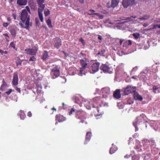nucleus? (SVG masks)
Here are the masks:
<instances>
[{"label": "nucleus", "mask_w": 160, "mask_h": 160, "mask_svg": "<svg viewBox=\"0 0 160 160\" xmlns=\"http://www.w3.org/2000/svg\"><path fill=\"white\" fill-rule=\"evenodd\" d=\"M74 113L75 115V117L77 119L80 120L79 123L82 122L83 123L85 122L86 124H87V122H85V118L82 117L83 111L81 109H79L78 107L75 105L73 106L71 110L69 112V115H70L72 113Z\"/></svg>", "instance_id": "nucleus-1"}, {"label": "nucleus", "mask_w": 160, "mask_h": 160, "mask_svg": "<svg viewBox=\"0 0 160 160\" xmlns=\"http://www.w3.org/2000/svg\"><path fill=\"white\" fill-rule=\"evenodd\" d=\"M21 19L22 22L24 23L25 25L30 24V15H28V13L26 9H23L20 15Z\"/></svg>", "instance_id": "nucleus-2"}, {"label": "nucleus", "mask_w": 160, "mask_h": 160, "mask_svg": "<svg viewBox=\"0 0 160 160\" xmlns=\"http://www.w3.org/2000/svg\"><path fill=\"white\" fill-rule=\"evenodd\" d=\"M136 87L135 86H132L130 85H128L124 89V93L125 95H128L130 93H134L136 91Z\"/></svg>", "instance_id": "nucleus-3"}, {"label": "nucleus", "mask_w": 160, "mask_h": 160, "mask_svg": "<svg viewBox=\"0 0 160 160\" xmlns=\"http://www.w3.org/2000/svg\"><path fill=\"white\" fill-rule=\"evenodd\" d=\"M25 51L26 52V53L28 54L31 55H35L37 51L38 48L34 46L32 48H28L25 49Z\"/></svg>", "instance_id": "nucleus-4"}, {"label": "nucleus", "mask_w": 160, "mask_h": 160, "mask_svg": "<svg viewBox=\"0 0 160 160\" xmlns=\"http://www.w3.org/2000/svg\"><path fill=\"white\" fill-rule=\"evenodd\" d=\"M100 68L104 72L110 73L112 71V69L106 64H102L100 67Z\"/></svg>", "instance_id": "nucleus-5"}, {"label": "nucleus", "mask_w": 160, "mask_h": 160, "mask_svg": "<svg viewBox=\"0 0 160 160\" xmlns=\"http://www.w3.org/2000/svg\"><path fill=\"white\" fill-rule=\"evenodd\" d=\"M51 74L52 76V78L55 79L58 77L60 75V71L56 67L52 70Z\"/></svg>", "instance_id": "nucleus-6"}, {"label": "nucleus", "mask_w": 160, "mask_h": 160, "mask_svg": "<svg viewBox=\"0 0 160 160\" xmlns=\"http://www.w3.org/2000/svg\"><path fill=\"white\" fill-rule=\"evenodd\" d=\"M101 91L102 93V97L104 98L107 97L110 93V89L108 87L102 88Z\"/></svg>", "instance_id": "nucleus-7"}, {"label": "nucleus", "mask_w": 160, "mask_h": 160, "mask_svg": "<svg viewBox=\"0 0 160 160\" xmlns=\"http://www.w3.org/2000/svg\"><path fill=\"white\" fill-rule=\"evenodd\" d=\"M18 72H15L13 73L12 84V86H16L18 84Z\"/></svg>", "instance_id": "nucleus-8"}, {"label": "nucleus", "mask_w": 160, "mask_h": 160, "mask_svg": "<svg viewBox=\"0 0 160 160\" xmlns=\"http://www.w3.org/2000/svg\"><path fill=\"white\" fill-rule=\"evenodd\" d=\"M92 107L93 108V111L95 115L98 116L102 114V111L98 106H95V105L93 104L92 105Z\"/></svg>", "instance_id": "nucleus-9"}, {"label": "nucleus", "mask_w": 160, "mask_h": 160, "mask_svg": "<svg viewBox=\"0 0 160 160\" xmlns=\"http://www.w3.org/2000/svg\"><path fill=\"white\" fill-rule=\"evenodd\" d=\"M145 121L144 114H142L138 116L133 122H136L137 124L138 122L139 124H142V123H144Z\"/></svg>", "instance_id": "nucleus-10"}, {"label": "nucleus", "mask_w": 160, "mask_h": 160, "mask_svg": "<svg viewBox=\"0 0 160 160\" xmlns=\"http://www.w3.org/2000/svg\"><path fill=\"white\" fill-rule=\"evenodd\" d=\"M54 48L59 49L62 45L61 39L58 38H56L54 40Z\"/></svg>", "instance_id": "nucleus-11"}, {"label": "nucleus", "mask_w": 160, "mask_h": 160, "mask_svg": "<svg viewBox=\"0 0 160 160\" xmlns=\"http://www.w3.org/2000/svg\"><path fill=\"white\" fill-rule=\"evenodd\" d=\"M45 0H36L38 7V9H44L45 6L44 4Z\"/></svg>", "instance_id": "nucleus-12"}, {"label": "nucleus", "mask_w": 160, "mask_h": 160, "mask_svg": "<svg viewBox=\"0 0 160 160\" xmlns=\"http://www.w3.org/2000/svg\"><path fill=\"white\" fill-rule=\"evenodd\" d=\"M100 63L99 62H95L93 63L91 66V69L94 72H97L99 69Z\"/></svg>", "instance_id": "nucleus-13"}, {"label": "nucleus", "mask_w": 160, "mask_h": 160, "mask_svg": "<svg viewBox=\"0 0 160 160\" xmlns=\"http://www.w3.org/2000/svg\"><path fill=\"white\" fill-rule=\"evenodd\" d=\"M135 0H122V4L124 8H127L128 6L132 4Z\"/></svg>", "instance_id": "nucleus-14"}, {"label": "nucleus", "mask_w": 160, "mask_h": 160, "mask_svg": "<svg viewBox=\"0 0 160 160\" xmlns=\"http://www.w3.org/2000/svg\"><path fill=\"white\" fill-rule=\"evenodd\" d=\"M88 62L89 61H88L87 58H85V59H82L80 60V64L82 66L81 68L86 69L88 67Z\"/></svg>", "instance_id": "nucleus-15"}, {"label": "nucleus", "mask_w": 160, "mask_h": 160, "mask_svg": "<svg viewBox=\"0 0 160 160\" xmlns=\"http://www.w3.org/2000/svg\"><path fill=\"white\" fill-rule=\"evenodd\" d=\"M121 91L120 89H117L115 90L113 94V97L116 99L120 98L121 97Z\"/></svg>", "instance_id": "nucleus-16"}, {"label": "nucleus", "mask_w": 160, "mask_h": 160, "mask_svg": "<svg viewBox=\"0 0 160 160\" xmlns=\"http://www.w3.org/2000/svg\"><path fill=\"white\" fill-rule=\"evenodd\" d=\"M56 120L58 121L59 122H62L66 120L65 117L61 115L60 114H57L55 117Z\"/></svg>", "instance_id": "nucleus-17"}, {"label": "nucleus", "mask_w": 160, "mask_h": 160, "mask_svg": "<svg viewBox=\"0 0 160 160\" xmlns=\"http://www.w3.org/2000/svg\"><path fill=\"white\" fill-rule=\"evenodd\" d=\"M44 9H38V14L39 18L41 22H43L44 21L42 12Z\"/></svg>", "instance_id": "nucleus-18"}, {"label": "nucleus", "mask_w": 160, "mask_h": 160, "mask_svg": "<svg viewBox=\"0 0 160 160\" xmlns=\"http://www.w3.org/2000/svg\"><path fill=\"white\" fill-rule=\"evenodd\" d=\"M133 96L134 98L136 100H139L140 101H142L143 100V98L140 95H139L136 91L134 92L133 94Z\"/></svg>", "instance_id": "nucleus-19"}, {"label": "nucleus", "mask_w": 160, "mask_h": 160, "mask_svg": "<svg viewBox=\"0 0 160 160\" xmlns=\"http://www.w3.org/2000/svg\"><path fill=\"white\" fill-rule=\"evenodd\" d=\"M102 98L100 97H97L94 98L93 99V104H97L100 102H102L101 100Z\"/></svg>", "instance_id": "nucleus-20"}, {"label": "nucleus", "mask_w": 160, "mask_h": 160, "mask_svg": "<svg viewBox=\"0 0 160 160\" xmlns=\"http://www.w3.org/2000/svg\"><path fill=\"white\" fill-rule=\"evenodd\" d=\"M27 0H17V3L19 6H25L27 3Z\"/></svg>", "instance_id": "nucleus-21"}, {"label": "nucleus", "mask_w": 160, "mask_h": 160, "mask_svg": "<svg viewBox=\"0 0 160 160\" xmlns=\"http://www.w3.org/2000/svg\"><path fill=\"white\" fill-rule=\"evenodd\" d=\"M132 44V42L131 40H128L125 42L123 44V49H127L128 47L131 45Z\"/></svg>", "instance_id": "nucleus-22"}, {"label": "nucleus", "mask_w": 160, "mask_h": 160, "mask_svg": "<svg viewBox=\"0 0 160 160\" xmlns=\"http://www.w3.org/2000/svg\"><path fill=\"white\" fill-rule=\"evenodd\" d=\"M92 133L91 132H87L85 140L84 142V144H87L88 142L90 141L91 137V136Z\"/></svg>", "instance_id": "nucleus-23"}, {"label": "nucleus", "mask_w": 160, "mask_h": 160, "mask_svg": "<svg viewBox=\"0 0 160 160\" xmlns=\"http://www.w3.org/2000/svg\"><path fill=\"white\" fill-rule=\"evenodd\" d=\"M49 57L48 52L47 51H44V52L42 55V59L44 61H46Z\"/></svg>", "instance_id": "nucleus-24"}, {"label": "nucleus", "mask_w": 160, "mask_h": 160, "mask_svg": "<svg viewBox=\"0 0 160 160\" xmlns=\"http://www.w3.org/2000/svg\"><path fill=\"white\" fill-rule=\"evenodd\" d=\"M2 84L1 86V87L0 88V90L2 91L4 89V88H5L6 87H8V84L5 81L3 78H2Z\"/></svg>", "instance_id": "nucleus-25"}, {"label": "nucleus", "mask_w": 160, "mask_h": 160, "mask_svg": "<svg viewBox=\"0 0 160 160\" xmlns=\"http://www.w3.org/2000/svg\"><path fill=\"white\" fill-rule=\"evenodd\" d=\"M18 115L20 116L21 119L22 120H24L26 117V115L25 113L23 112V111L21 110L19 111L18 113Z\"/></svg>", "instance_id": "nucleus-26"}, {"label": "nucleus", "mask_w": 160, "mask_h": 160, "mask_svg": "<svg viewBox=\"0 0 160 160\" xmlns=\"http://www.w3.org/2000/svg\"><path fill=\"white\" fill-rule=\"evenodd\" d=\"M149 145H150L151 148H155L156 147V145L155 141L154 140L152 139H150L148 140Z\"/></svg>", "instance_id": "nucleus-27"}, {"label": "nucleus", "mask_w": 160, "mask_h": 160, "mask_svg": "<svg viewBox=\"0 0 160 160\" xmlns=\"http://www.w3.org/2000/svg\"><path fill=\"white\" fill-rule=\"evenodd\" d=\"M113 144L112 145V146L111 147L110 149L109 153L110 154H112L114 153L117 150V147L116 146H113Z\"/></svg>", "instance_id": "nucleus-28"}, {"label": "nucleus", "mask_w": 160, "mask_h": 160, "mask_svg": "<svg viewBox=\"0 0 160 160\" xmlns=\"http://www.w3.org/2000/svg\"><path fill=\"white\" fill-rule=\"evenodd\" d=\"M10 32V33L12 36L15 38L16 35V31L14 28H11L9 30Z\"/></svg>", "instance_id": "nucleus-29"}, {"label": "nucleus", "mask_w": 160, "mask_h": 160, "mask_svg": "<svg viewBox=\"0 0 160 160\" xmlns=\"http://www.w3.org/2000/svg\"><path fill=\"white\" fill-rule=\"evenodd\" d=\"M106 50L104 49H102L97 54V55H99L100 56L105 57V56Z\"/></svg>", "instance_id": "nucleus-30"}, {"label": "nucleus", "mask_w": 160, "mask_h": 160, "mask_svg": "<svg viewBox=\"0 0 160 160\" xmlns=\"http://www.w3.org/2000/svg\"><path fill=\"white\" fill-rule=\"evenodd\" d=\"M85 68H80L79 72H78V75L81 76H82L83 75H85V72L84 71Z\"/></svg>", "instance_id": "nucleus-31"}, {"label": "nucleus", "mask_w": 160, "mask_h": 160, "mask_svg": "<svg viewBox=\"0 0 160 160\" xmlns=\"http://www.w3.org/2000/svg\"><path fill=\"white\" fill-rule=\"evenodd\" d=\"M119 1L120 0H112L111 2L113 8H115L117 6Z\"/></svg>", "instance_id": "nucleus-32"}, {"label": "nucleus", "mask_w": 160, "mask_h": 160, "mask_svg": "<svg viewBox=\"0 0 160 160\" xmlns=\"http://www.w3.org/2000/svg\"><path fill=\"white\" fill-rule=\"evenodd\" d=\"M150 15L149 14L144 15L143 17L139 18L140 21H143L144 20H147L150 18Z\"/></svg>", "instance_id": "nucleus-33"}, {"label": "nucleus", "mask_w": 160, "mask_h": 160, "mask_svg": "<svg viewBox=\"0 0 160 160\" xmlns=\"http://www.w3.org/2000/svg\"><path fill=\"white\" fill-rule=\"evenodd\" d=\"M89 11L90 12V13L88 12V14L89 15H96L97 16H99V13H95L94 12H95V11L93 9H90L89 10Z\"/></svg>", "instance_id": "nucleus-34"}, {"label": "nucleus", "mask_w": 160, "mask_h": 160, "mask_svg": "<svg viewBox=\"0 0 160 160\" xmlns=\"http://www.w3.org/2000/svg\"><path fill=\"white\" fill-rule=\"evenodd\" d=\"M46 22L49 28H52L53 27L52 24L51 20L50 18H48L46 20Z\"/></svg>", "instance_id": "nucleus-35"}, {"label": "nucleus", "mask_w": 160, "mask_h": 160, "mask_svg": "<svg viewBox=\"0 0 160 160\" xmlns=\"http://www.w3.org/2000/svg\"><path fill=\"white\" fill-rule=\"evenodd\" d=\"M36 58L34 56H33L31 57L29 60V63L31 61H32V63H31V64H34L35 63V61L36 60Z\"/></svg>", "instance_id": "nucleus-36"}, {"label": "nucleus", "mask_w": 160, "mask_h": 160, "mask_svg": "<svg viewBox=\"0 0 160 160\" xmlns=\"http://www.w3.org/2000/svg\"><path fill=\"white\" fill-rule=\"evenodd\" d=\"M22 60H21L20 58L18 57L16 61V63L17 66L19 65H21L22 64Z\"/></svg>", "instance_id": "nucleus-37"}, {"label": "nucleus", "mask_w": 160, "mask_h": 160, "mask_svg": "<svg viewBox=\"0 0 160 160\" xmlns=\"http://www.w3.org/2000/svg\"><path fill=\"white\" fill-rule=\"evenodd\" d=\"M137 17L136 16H131L130 17H128L126 18L125 19H122V20H128L129 21H133V20L132 18H137Z\"/></svg>", "instance_id": "nucleus-38"}, {"label": "nucleus", "mask_w": 160, "mask_h": 160, "mask_svg": "<svg viewBox=\"0 0 160 160\" xmlns=\"http://www.w3.org/2000/svg\"><path fill=\"white\" fill-rule=\"evenodd\" d=\"M19 24L20 26L22 28H26L27 29H28V28L29 27L30 24L28 23V25H25L26 26H24V25L22 24V23L21 22L19 23Z\"/></svg>", "instance_id": "nucleus-39"}, {"label": "nucleus", "mask_w": 160, "mask_h": 160, "mask_svg": "<svg viewBox=\"0 0 160 160\" xmlns=\"http://www.w3.org/2000/svg\"><path fill=\"white\" fill-rule=\"evenodd\" d=\"M50 11L49 9H46L44 11V14L45 17L48 16L50 14Z\"/></svg>", "instance_id": "nucleus-40"}, {"label": "nucleus", "mask_w": 160, "mask_h": 160, "mask_svg": "<svg viewBox=\"0 0 160 160\" xmlns=\"http://www.w3.org/2000/svg\"><path fill=\"white\" fill-rule=\"evenodd\" d=\"M134 148L136 150V151L138 152H140L142 150L140 148V146L139 145L135 146Z\"/></svg>", "instance_id": "nucleus-41"}, {"label": "nucleus", "mask_w": 160, "mask_h": 160, "mask_svg": "<svg viewBox=\"0 0 160 160\" xmlns=\"http://www.w3.org/2000/svg\"><path fill=\"white\" fill-rule=\"evenodd\" d=\"M132 36L135 39H138L140 37V34L138 33H135L132 34Z\"/></svg>", "instance_id": "nucleus-42"}, {"label": "nucleus", "mask_w": 160, "mask_h": 160, "mask_svg": "<svg viewBox=\"0 0 160 160\" xmlns=\"http://www.w3.org/2000/svg\"><path fill=\"white\" fill-rule=\"evenodd\" d=\"M139 158V157L136 155H134L132 157V160H138Z\"/></svg>", "instance_id": "nucleus-43"}, {"label": "nucleus", "mask_w": 160, "mask_h": 160, "mask_svg": "<svg viewBox=\"0 0 160 160\" xmlns=\"http://www.w3.org/2000/svg\"><path fill=\"white\" fill-rule=\"evenodd\" d=\"M12 92V90L11 88H9L8 91L5 92L4 93L6 94H7L8 95L10 94L11 92Z\"/></svg>", "instance_id": "nucleus-44"}, {"label": "nucleus", "mask_w": 160, "mask_h": 160, "mask_svg": "<svg viewBox=\"0 0 160 160\" xmlns=\"http://www.w3.org/2000/svg\"><path fill=\"white\" fill-rule=\"evenodd\" d=\"M79 40L80 42H82V45H85L86 42H85L84 39L83 38H79Z\"/></svg>", "instance_id": "nucleus-45"}, {"label": "nucleus", "mask_w": 160, "mask_h": 160, "mask_svg": "<svg viewBox=\"0 0 160 160\" xmlns=\"http://www.w3.org/2000/svg\"><path fill=\"white\" fill-rule=\"evenodd\" d=\"M137 124L136 122H133V124L135 128V131H137L138 130V128L137 127Z\"/></svg>", "instance_id": "nucleus-46"}, {"label": "nucleus", "mask_w": 160, "mask_h": 160, "mask_svg": "<svg viewBox=\"0 0 160 160\" xmlns=\"http://www.w3.org/2000/svg\"><path fill=\"white\" fill-rule=\"evenodd\" d=\"M35 25L36 26H38L39 22V20L37 18H35Z\"/></svg>", "instance_id": "nucleus-47"}, {"label": "nucleus", "mask_w": 160, "mask_h": 160, "mask_svg": "<svg viewBox=\"0 0 160 160\" xmlns=\"http://www.w3.org/2000/svg\"><path fill=\"white\" fill-rule=\"evenodd\" d=\"M107 6L108 8H113V6L112 5V2L111 3L110 2H108L107 3Z\"/></svg>", "instance_id": "nucleus-48"}, {"label": "nucleus", "mask_w": 160, "mask_h": 160, "mask_svg": "<svg viewBox=\"0 0 160 160\" xmlns=\"http://www.w3.org/2000/svg\"><path fill=\"white\" fill-rule=\"evenodd\" d=\"M10 46L13 49H15V45L13 42H12L10 43Z\"/></svg>", "instance_id": "nucleus-49"}, {"label": "nucleus", "mask_w": 160, "mask_h": 160, "mask_svg": "<svg viewBox=\"0 0 160 160\" xmlns=\"http://www.w3.org/2000/svg\"><path fill=\"white\" fill-rule=\"evenodd\" d=\"M9 24L10 23H8V22H4L3 23L2 25L4 27L6 28L8 26Z\"/></svg>", "instance_id": "nucleus-50"}, {"label": "nucleus", "mask_w": 160, "mask_h": 160, "mask_svg": "<svg viewBox=\"0 0 160 160\" xmlns=\"http://www.w3.org/2000/svg\"><path fill=\"white\" fill-rule=\"evenodd\" d=\"M25 8L27 10L29 13L30 14H31L30 9L28 6H26L25 7Z\"/></svg>", "instance_id": "nucleus-51"}, {"label": "nucleus", "mask_w": 160, "mask_h": 160, "mask_svg": "<svg viewBox=\"0 0 160 160\" xmlns=\"http://www.w3.org/2000/svg\"><path fill=\"white\" fill-rule=\"evenodd\" d=\"M158 88H159L158 86L156 85H154L152 88L153 89L156 90Z\"/></svg>", "instance_id": "nucleus-52"}, {"label": "nucleus", "mask_w": 160, "mask_h": 160, "mask_svg": "<svg viewBox=\"0 0 160 160\" xmlns=\"http://www.w3.org/2000/svg\"><path fill=\"white\" fill-rule=\"evenodd\" d=\"M27 115L29 117H31L32 116V113L30 111H29L28 113V114H27Z\"/></svg>", "instance_id": "nucleus-53"}, {"label": "nucleus", "mask_w": 160, "mask_h": 160, "mask_svg": "<svg viewBox=\"0 0 160 160\" xmlns=\"http://www.w3.org/2000/svg\"><path fill=\"white\" fill-rule=\"evenodd\" d=\"M16 90L19 93H21V90L20 88L16 87Z\"/></svg>", "instance_id": "nucleus-54"}, {"label": "nucleus", "mask_w": 160, "mask_h": 160, "mask_svg": "<svg viewBox=\"0 0 160 160\" xmlns=\"http://www.w3.org/2000/svg\"><path fill=\"white\" fill-rule=\"evenodd\" d=\"M7 20L10 22V23L11 22V19L10 17H8L7 18Z\"/></svg>", "instance_id": "nucleus-55"}, {"label": "nucleus", "mask_w": 160, "mask_h": 160, "mask_svg": "<svg viewBox=\"0 0 160 160\" xmlns=\"http://www.w3.org/2000/svg\"><path fill=\"white\" fill-rule=\"evenodd\" d=\"M3 35L6 37V38H9V36L8 35V33H4L3 34Z\"/></svg>", "instance_id": "nucleus-56"}, {"label": "nucleus", "mask_w": 160, "mask_h": 160, "mask_svg": "<svg viewBox=\"0 0 160 160\" xmlns=\"http://www.w3.org/2000/svg\"><path fill=\"white\" fill-rule=\"evenodd\" d=\"M98 39L101 40L102 39V37L100 35H98Z\"/></svg>", "instance_id": "nucleus-57"}, {"label": "nucleus", "mask_w": 160, "mask_h": 160, "mask_svg": "<svg viewBox=\"0 0 160 160\" xmlns=\"http://www.w3.org/2000/svg\"><path fill=\"white\" fill-rule=\"evenodd\" d=\"M12 16L14 20H16V14H13Z\"/></svg>", "instance_id": "nucleus-58"}, {"label": "nucleus", "mask_w": 160, "mask_h": 160, "mask_svg": "<svg viewBox=\"0 0 160 160\" xmlns=\"http://www.w3.org/2000/svg\"><path fill=\"white\" fill-rule=\"evenodd\" d=\"M124 40V39H120V45H121L122 44V42Z\"/></svg>", "instance_id": "nucleus-59"}, {"label": "nucleus", "mask_w": 160, "mask_h": 160, "mask_svg": "<svg viewBox=\"0 0 160 160\" xmlns=\"http://www.w3.org/2000/svg\"><path fill=\"white\" fill-rule=\"evenodd\" d=\"M153 92L154 93H159V92L158 91V92H156V90H154V89H153Z\"/></svg>", "instance_id": "nucleus-60"}, {"label": "nucleus", "mask_w": 160, "mask_h": 160, "mask_svg": "<svg viewBox=\"0 0 160 160\" xmlns=\"http://www.w3.org/2000/svg\"><path fill=\"white\" fill-rule=\"evenodd\" d=\"M62 104L63 108L64 109H65V108H67L66 106L64 107V106L65 105V104H64V102L62 103Z\"/></svg>", "instance_id": "nucleus-61"}, {"label": "nucleus", "mask_w": 160, "mask_h": 160, "mask_svg": "<svg viewBox=\"0 0 160 160\" xmlns=\"http://www.w3.org/2000/svg\"><path fill=\"white\" fill-rule=\"evenodd\" d=\"M4 51L0 49V53L2 54L4 53Z\"/></svg>", "instance_id": "nucleus-62"}, {"label": "nucleus", "mask_w": 160, "mask_h": 160, "mask_svg": "<svg viewBox=\"0 0 160 160\" xmlns=\"http://www.w3.org/2000/svg\"><path fill=\"white\" fill-rule=\"evenodd\" d=\"M79 2L82 3H84V0H79Z\"/></svg>", "instance_id": "nucleus-63"}, {"label": "nucleus", "mask_w": 160, "mask_h": 160, "mask_svg": "<svg viewBox=\"0 0 160 160\" xmlns=\"http://www.w3.org/2000/svg\"><path fill=\"white\" fill-rule=\"evenodd\" d=\"M14 0H8V2L9 3H12Z\"/></svg>", "instance_id": "nucleus-64"}]
</instances>
